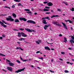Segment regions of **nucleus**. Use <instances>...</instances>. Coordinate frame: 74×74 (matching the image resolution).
I'll list each match as a JSON object with an SVG mask.
<instances>
[{
	"label": "nucleus",
	"instance_id": "obj_1",
	"mask_svg": "<svg viewBox=\"0 0 74 74\" xmlns=\"http://www.w3.org/2000/svg\"><path fill=\"white\" fill-rule=\"evenodd\" d=\"M8 17L9 18H6V21H11V22H13V21H14V19L12 18L11 16H9Z\"/></svg>",
	"mask_w": 74,
	"mask_h": 74
},
{
	"label": "nucleus",
	"instance_id": "obj_2",
	"mask_svg": "<svg viewBox=\"0 0 74 74\" xmlns=\"http://www.w3.org/2000/svg\"><path fill=\"white\" fill-rule=\"evenodd\" d=\"M24 11H29L27 12V14H29V15H32V12L30 11V9H24Z\"/></svg>",
	"mask_w": 74,
	"mask_h": 74
},
{
	"label": "nucleus",
	"instance_id": "obj_3",
	"mask_svg": "<svg viewBox=\"0 0 74 74\" xmlns=\"http://www.w3.org/2000/svg\"><path fill=\"white\" fill-rule=\"evenodd\" d=\"M25 69V68H24L23 69L18 70V71H15V73H19L20 72L22 71H23Z\"/></svg>",
	"mask_w": 74,
	"mask_h": 74
},
{
	"label": "nucleus",
	"instance_id": "obj_4",
	"mask_svg": "<svg viewBox=\"0 0 74 74\" xmlns=\"http://www.w3.org/2000/svg\"><path fill=\"white\" fill-rule=\"evenodd\" d=\"M25 30H27V32H34V30H33V29H32L31 30L30 29L25 28Z\"/></svg>",
	"mask_w": 74,
	"mask_h": 74
},
{
	"label": "nucleus",
	"instance_id": "obj_5",
	"mask_svg": "<svg viewBox=\"0 0 74 74\" xmlns=\"http://www.w3.org/2000/svg\"><path fill=\"white\" fill-rule=\"evenodd\" d=\"M27 23H33V24H36V23L34 21L31 20H29L27 21Z\"/></svg>",
	"mask_w": 74,
	"mask_h": 74
},
{
	"label": "nucleus",
	"instance_id": "obj_6",
	"mask_svg": "<svg viewBox=\"0 0 74 74\" xmlns=\"http://www.w3.org/2000/svg\"><path fill=\"white\" fill-rule=\"evenodd\" d=\"M19 19L20 21H26L27 20L26 18L23 17H19Z\"/></svg>",
	"mask_w": 74,
	"mask_h": 74
},
{
	"label": "nucleus",
	"instance_id": "obj_7",
	"mask_svg": "<svg viewBox=\"0 0 74 74\" xmlns=\"http://www.w3.org/2000/svg\"><path fill=\"white\" fill-rule=\"evenodd\" d=\"M7 69L10 71H12V68L11 67L7 66Z\"/></svg>",
	"mask_w": 74,
	"mask_h": 74
},
{
	"label": "nucleus",
	"instance_id": "obj_8",
	"mask_svg": "<svg viewBox=\"0 0 74 74\" xmlns=\"http://www.w3.org/2000/svg\"><path fill=\"white\" fill-rule=\"evenodd\" d=\"M47 5H48V7H51V6H52L53 5V3L51 2H49L47 3Z\"/></svg>",
	"mask_w": 74,
	"mask_h": 74
},
{
	"label": "nucleus",
	"instance_id": "obj_9",
	"mask_svg": "<svg viewBox=\"0 0 74 74\" xmlns=\"http://www.w3.org/2000/svg\"><path fill=\"white\" fill-rule=\"evenodd\" d=\"M50 26V25H45L44 27V29L45 30L47 29V27H49V26Z\"/></svg>",
	"mask_w": 74,
	"mask_h": 74
},
{
	"label": "nucleus",
	"instance_id": "obj_10",
	"mask_svg": "<svg viewBox=\"0 0 74 74\" xmlns=\"http://www.w3.org/2000/svg\"><path fill=\"white\" fill-rule=\"evenodd\" d=\"M21 34L22 35V37H27V35L25 34L23 32H21Z\"/></svg>",
	"mask_w": 74,
	"mask_h": 74
},
{
	"label": "nucleus",
	"instance_id": "obj_11",
	"mask_svg": "<svg viewBox=\"0 0 74 74\" xmlns=\"http://www.w3.org/2000/svg\"><path fill=\"white\" fill-rule=\"evenodd\" d=\"M7 63L8 64H9L10 66H13L14 65V64L12 62H10L9 63Z\"/></svg>",
	"mask_w": 74,
	"mask_h": 74
},
{
	"label": "nucleus",
	"instance_id": "obj_12",
	"mask_svg": "<svg viewBox=\"0 0 74 74\" xmlns=\"http://www.w3.org/2000/svg\"><path fill=\"white\" fill-rule=\"evenodd\" d=\"M45 49L47 50H51V49L49 48V47L47 46H45Z\"/></svg>",
	"mask_w": 74,
	"mask_h": 74
},
{
	"label": "nucleus",
	"instance_id": "obj_13",
	"mask_svg": "<svg viewBox=\"0 0 74 74\" xmlns=\"http://www.w3.org/2000/svg\"><path fill=\"white\" fill-rule=\"evenodd\" d=\"M59 17V16L58 15H53L51 17V18H54V17Z\"/></svg>",
	"mask_w": 74,
	"mask_h": 74
},
{
	"label": "nucleus",
	"instance_id": "obj_14",
	"mask_svg": "<svg viewBox=\"0 0 74 74\" xmlns=\"http://www.w3.org/2000/svg\"><path fill=\"white\" fill-rule=\"evenodd\" d=\"M70 42L71 43V44H73V42L74 44V40L73 39L70 40Z\"/></svg>",
	"mask_w": 74,
	"mask_h": 74
},
{
	"label": "nucleus",
	"instance_id": "obj_15",
	"mask_svg": "<svg viewBox=\"0 0 74 74\" xmlns=\"http://www.w3.org/2000/svg\"><path fill=\"white\" fill-rule=\"evenodd\" d=\"M12 15L13 16L14 18H16V14H15L14 13L12 14Z\"/></svg>",
	"mask_w": 74,
	"mask_h": 74
},
{
	"label": "nucleus",
	"instance_id": "obj_16",
	"mask_svg": "<svg viewBox=\"0 0 74 74\" xmlns=\"http://www.w3.org/2000/svg\"><path fill=\"white\" fill-rule=\"evenodd\" d=\"M21 35H22L21 33L20 32H18V37H21Z\"/></svg>",
	"mask_w": 74,
	"mask_h": 74
},
{
	"label": "nucleus",
	"instance_id": "obj_17",
	"mask_svg": "<svg viewBox=\"0 0 74 74\" xmlns=\"http://www.w3.org/2000/svg\"><path fill=\"white\" fill-rule=\"evenodd\" d=\"M14 22H19V21L17 19H16L14 20Z\"/></svg>",
	"mask_w": 74,
	"mask_h": 74
},
{
	"label": "nucleus",
	"instance_id": "obj_18",
	"mask_svg": "<svg viewBox=\"0 0 74 74\" xmlns=\"http://www.w3.org/2000/svg\"><path fill=\"white\" fill-rule=\"evenodd\" d=\"M43 23H44V24H47V23L46 22V20H43Z\"/></svg>",
	"mask_w": 74,
	"mask_h": 74
},
{
	"label": "nucleus",
	"instance_id": "obj_19",
	"mask_svg": "<svg viewBox=\"0 0 74 74\" xmlns=\"http://www.w3.org/2000/svg\"><path fill=\"white\" fill-rule=\"evenodd\" d=\"M64 29H65L66 30H68V28H67V26L66 25H64Z\"/></svg>",
	"mask_w": 74,
	"mask_h": 74
},
{
	"label": "nucleus",
	"instance_id": "obj_20",
	"mask_svg": "<svg viewBox=\"0 0 74 74\" xmlns=\"http://www.w3.org/2000/svg\"><path fill=\"white\" fill-rule=\"evenodd\" d=\"M66 41H67V38H66L64 37V42H66Z\"/></svg>",
	"mask_w": 74,
	"mask_h": 74
},
{
	"label": "nucleus",
	"instance_id": "obj_21",
	"mask_svg": "<svg viewBox=\"0 0 74 74\" xmlns=\"http://www.w3.org/2000/svg\"><path fill=\"white\" fill-rule=\"evenodd\" d=\"M21 49V50L22 51H23V49H22L21 48V47H17L16 49Z\"/></svg>",
	"mask_w": 74,
	"mask_h": 74
},
{
	"label": "nucleus",
	"instance_id": "obj_22",
	"mask_svg": "<svg viewBox=\"0 0 74 74\" xmlns=\"http://www.w3.org/2000/svg\"><path fill=\"white\" fill-rule=\"evenodd\" d=\"M57 23H58V22H53V24H54V25H56V24H57Z\"/></svg>",
	"mask_w": 74,
	"mask_h": 74
},
{
	"label": "nucleus",
	"instance_id": "obj_23",
	"mask_svg": "<svg viewBox=\"0 0 74 74\" xmlns=\"http://www.w3.org/2000/svg\"><path fill=\"white\" fill-rule=\"evenodd\" d=\"M70 10H71V11H72L73 12V11H74V8H72V9H71V8H70Z\"/></svg>",
	"mask_w": 74,
	"mask_h": 74
},
{
	"label": "nucleus",
	"instance_id": "obj_24",
	"mask_svg": "<svg viewBox=\"0 0 74 74\" xmlns=\"http://www.w3.org/2000/svg\"><path fill=\"white\" fill-rule=\"evenodd\" d=\"M62 3H64V4H65V5H68L67 4V2H66L63 1Z\"/></svg>",
	"mask_w": 74,
	"mask_h": 74
},
{
	"label": "nucleus",
	"instance_id": "obj_25",
	"mask_svg": "<svg viewBox=\"0 0 74 74\" xmlns=\"http://www.w3.org/2000/svg\"><path fill=\"white\" fill-rule=\"evenodd\" d=\"M14 1H15L16 2H20L21 1V0H14Z\"/></svg>",
	"mask_w": 74,
	"mask_h": 74
},
{
	"label": "nucleus",
	"instance_id": "obj_26",
	"mask_svg": "<svg viewBox=\"0 0 74 74\" xmlns=\"http://www.w3.org/2000/svg\"><path fill=\"white\" fill-rule=\"evenodd\" d=\"M5 8H9V9H10V7H8V6H5L4 7Z\"/></svg>",
	"mask_w": 74,
	"mask_h": 74
},
{
	"label": "nucleus",
	"instance_id": "obj_27",
	"mask_svg": "<svg viewBox=\"0 0 74 74\" xmlns=\"http://www.w3.org/2000/svg\"><path fill=\"white\" fill-rule=\"evenodd\" d=\"M56 25H57V26H59L60 27H61V26H62V25H60V24H57Z\"/></svg>",
	"mask_w": 74,
	"mask_h": 74
},
{
	"label": "nucleus",
	"instance_id": "obj_28",
	"mask_svg": "<svg viewBox=\"0 0 74 74\" xmlns=\"http://www.w3.org/2000/svg\"><path fill=\"white\" fill-rule=\"evenodd\" d=\"M43 11H44L47 12L48 11V10L47 9L44 8L43 10Z\"/></svg>",
	"mask_w": 74,
	"mask_h": 74
},
{
	"label": "nucleus",
	"instance_id": "obj_29",
	"mask_svg": "<svg viewBox=\"0 0 74 74\" xmlns=\"http://www.w3.org/2000/svg\"><path fill=\"white\" fill-rule=\"evenodd\" d=\"M16 62H17V63H19V64L21 63V62H20V61H19V60H16Z\"/></svg>",
	"mask_w": 74,
	"mask_h": 74
},
{
	"label": "nucleus",
	"instance_id": "obj_30",
	"mask_svg": "<svg viewBox=\"0 0 74 74\" xmlns=\"http://www.w3.org/2000/svg\"><path fill=\"white\" fill-rule=\"evenodd\" d=\"M0 24H1V26H3V25H4V23H2V22H1Z\"/></svg>",
	"mask_w": 74,
	"mask_h": 74
},
{
	"label": "nucleus",
	"instance_id": "obj_31",
	"mask_svg": "<svg viewBox=\"0 0 74 74\" xmlns=\"http://www.w3.org/2000/svg\"><path fill=\"white\" fill-rule=\"evenodd\" d=\"M45 19H48V20H50V18L48 17H45Z\"/></svg>",
	"mask_w": 74,
	"mask_h": 74
},
{
	"label": "nucleus",
	"instance_id": "obj_32",
	"mask_svg": "<svg viewBox=\"0 0 74 74\" xmlns=\"http://www.w3.org/2000/svg\"><path fill=\"white\" fill-rule=\"evenodd\" d=\"M2 22H3V23H5V24H7V25H8V23H5V21H4V20H2Z\"/></svg>",
	"mask_w": 74,
	"mask_h": 74
},
{
	"label": "nucleus",
	"instance_id": "obj_33",
	"mask_svg": "<svg viewBox=\"0 0 74 74\" xmlns=\"http://www.w3.org/2000/svg\"><path fill=\"white\" fill-rule=\"evenodd\" d=\"M0 56H5V55H4V54L0 53Z\"/></svg>",
	"mask_w": 74,
	"mask_h": 74
},
{
	"label": "nucleus",
	"instance_id": "obj_34",
	"mask_svg": "<svg viewBox=\"0 0 74 74\" xmlns=\"http://www.w3.org/2000/svg\"><path fill=\"white\" fill-rule=\"evenodd\" d=\"M19 29L21 30V31H23V30H24V29L23 28H19Z\"/></svg>",
	"mask_w": 74,
	"mask_h": 74
},
{
	"label": "nucleus",
	"instance_id": "obj_35",
	"mask_svg": "<svg viewBox=\"0 0 74 74\" xmlns=\"http://www.w3.org/2000/svg\"><path fill=\"white\" fill-rule=\"evenodd\" d=\"M71 38H72L73 40H74V37L73 36H71Z\"/></svg>",
	"mask_w": 74,
	"mask_h": 74
},
{
	"label": "nucleus",
	"instance_id": "obj_36",
	"mask_svg": "<svg viewBox=\"0 0 74 74\" xmlns=\"http://www.w3.org/2000/svg\"><path fill=\"white\" fill-rule=\"evenodd\" d=\"M6 60L7 63V62H9L10 63V62H11V61H10V60H8L7 59H6Z\"/></svg>",
	"mask_w": 74,
	"mask_h": 74
},
{
	"label": "nucleus",
	"instance_id": "obj_37",
	"mask_svg": "<svg viewBox=\"0 0 74 74\" xmlns=\"http://www.w3.org/2000/svg\"><path fill=\"white\" fill-rule=\"evenodd\" d=\"M65 73H68L69 72V71L67 70H65L64 71Z\"/></svg>",
	"mask_w": 74,
	"mask_h": 74
},
{
	"label": "nucleus",
	"instance_id": "obj_38",
	"mask_svg": "<svg viewBox=\"0 0 74 74\" xmlns=\"http://www.w3.org/2000/svg\"><path fill=\"white\" fill-rule=\"evenodd\" d=\"M45 14H48V15H49V14H51V12H46L45 13Z\"/></svg>",
	"mask_w": 74,
	"mask_h": 74
},
{
	"label": "nucleus",
	"instance_id": "obj_39",
	"mask_svg": "<svg viewBox=\"0 0 74 74\" xmlns=\"http://www.w3.org/2000/svg\"><path fill=\"white\" fill-rule=\"evenodd\" d=\"M45 8H47V9H49L50 8V7H48V6H46L45 7Z\"/></svg>",
	"mask_w": 74,
	"mask_h": 74
},
{
	"label": "nucleus",
	"instance_id": "obj_40",
	"mask_svg": "<svg viewBox=\"0 0 74 74\" xmlns=\"http://www.w3.org/2000/svg\"><path fill=\"white\" fill-rule=\"evenodd\" d=\"M57 10L58 11H59V12H61V10H60V9H58V10Z\"/></svg>",
	"mask_w": 74,
	"mask_h": 74
},
{
	"label": "nucleus",
	"instance_id": "obj_41",
	"mask_svg": "<svg viewBox=\"0 0 74 74\" xmlns=\"http://www.w3.org/2000/svg\"><path fill=\"white\" fill-rule=\"evenodd\" d=\"M36 44H40V43L38 42V41H36Z\"/></svg>",
	"mask_w": 74,
	"mask_h": 74
},
{
	"label": "nucleus",
	"instance_id": "obj_42",
	"mask_svg": "<svg viewBox=\"0 0 74 74\" xmlns=\"http://www.w3.org/2000/svg\"><path fill=\"white\" fill-rule=\"evenodd\" d=\"M48 3V1H45V2H43V3L44 4H47V3Z\"/></svg>",
	"mask_w": 74,
	"mask_h": 74
},
{
	"label": "nucleus",
	"instance_id": "obj_43",
	"mask_svg": "<svg viewBox=\"0 0 74 74\" xmlns=\"http://www.w3.org/2000/svg\"><path fill=\"white\" fill-rule=\"evenodd\" d=\"M15 5H13L12 7V8H15Z\"/></svg>",
	"mask_w": 74,
	"mask_h": 74
},
{
	"label": "nucleus",
	"instance_id": "obj_44",
	"mask_svg": "<svg viewBox=\"0 0 74 74\" xmlns=\"http://www.w3.org/2000/svg\"><path fill=\"white\" fill-rule=\"evenodd\" d=\"M69 22V23H73V22L71 21L70 20H69L68 21Z\"/></svg>",
	"mask_w": 74,
	"mask_h": 74
},
{
	"label": "nucleus",
	"instance_id": "obj_45",
	"mask_svg": "<svg viewBox=\"0 0 74 74\" xmlns=\"http://www.w3.org/2000/svg\"><path fill=\"white\" fill-rule=\"evenodd\" d=\"M26 61H28V60H23V62H26Z\"/></svg>",
	"mask_w": 74,
	"mask_h": 74
},
{
	"label": "nucleus",
	"instance_id": "obj_46",
	"mask_svg": "<svg viewBox=\"0 0 74 74\" xmlns=\"http://www.w3.org/2000/svg\"><path fill=\"white\" fill-rule=\"evenodd\" d=\"M62 25H63V26H65V25H66V24H65V23H64L63 22H62Z\"/></svg>",
	"mask_w": 74,
	"mask_h": 74
},
{
	"label": "nucleus",
	"instance_id": "obj_47",
	"mask_svg": "<svg viewBox=\"0 0 74 74\" xmlns=\"http://www.w3.org/2000/svg\"><path fill=\"white\" fill-rule=\"evenodd\" d=\"M1 15V16H7V14H2L1 15Z\"/></svg>",
	"mask_w": 74,
	"mask_h": 74
},
{
	"label": "nucleus",
	"instance_id": "obj_48",
	"mask_svg": "<svg viewBox=\"0 0 74 74\" xmlns=\"http://www.w3.org/2000/svg\"><path fill=\"white\" fill-rule=\"evenodd\" d=\"M21 5H22V4L20 3L18 4V6H20Z\"/></svg>",
	"mask_w": 74,
	"mask_h": 74
},
{
	"label": "nucleus",
	"instance_id": "obj_49",
	"mask_svg": "<svg viewBox=\"0 0 74 74\" xmlns=\"http://www.w3.org/2000/svg\"><path fill=\"white\" fill-rule=\"evenodd\" d=\"M2 36L3 37H4V38H5V35L4 34L2 35Z\"/></svg>",
	"mask_w": 74,
	"mask_h": 74
},
{
	"label": "nucleus",
	"instance_id": "obj_50",
	"mask_svg": "<svg viewBox=\"0 0 74 74\" xmlns=\"http://www.w3.org/2000/svg\"><path fill=\"white\" fill-rule=\"evenodd\" d=\"M3 26V27H7V25H4Z\"/></svg>",
	"mask_w": 74,
	"mask_h": 74
},
{
	"label": "nucleus",
	"instance_id": "obj_51",
	"mask_svg": "<svg viewBox=\"0 0 74 74\" xmlns=\"http://www.w3.org/2000/svg\"><path fill=\"white\" fill-rule=\"evenodd\" d=\"M61 54H62V55H64V52H61Z\"/></svg>",
	"mask_w": 74,
	"mask_h": 74
},
{
	"label": "nucleus",
	"instance_id": "obj_52",
	"mask_svg": "<svg viewBox=\"0 0 74 74\" xmlns=\"http://www.w3.org/2000/svg\"><path fill=\"white\" fill-rule=\"evenodd\" d=\"M13 30H14V31H18V30H17L16 29H13Z\"/></svg>",
	"mask_w": 74,
	"mask_h": 74
},
{
	"label": "nucleus",
	"instance_id": "obj_53",
	"mask_svg": "<svg viewBox=\"0 0 74 74\" xmlns=\"http://www.w3.org/2000/svg\"><path fill=\"white\" fill-rule=\"evenodd\" d=\"M40 53V51H37L36 52V53Z\"/></svg>",
	"mask_w": 74,
	"mask_h": 74
},
{
	"label": "nucleus",
	"instance_id": "obj_54",
	"mask_svg": "<svg viewBox=\"0 0 74 74\" xmlns=\"http://www.w3.org/2000/svg\"><path fill=\"white\" fill-rule=\"evenodd\" d=\"M40 59H41V60H43V58H39Z\"/></svg>",
	"mask_w": 74,
	"mask_h": 74
},
{
	"label": "nucleus",
	"instance_id": "obj_55",
	"mask_svg": "<svg viewBox=\"0 0 74 74\" xmlns=\"http://www.w3.org/2000/svg\"><path fill=\"white\" fill-rule=\"evenodd\" d=\"M18 40H19V41H22V38H21L20 39H19Z\"/></svg>",
	"mask_w": 74,
	"mask_h": 74
},
{
	"label": "nucleus",
	"instance_id": "obj_56",
	"mask_svg": "<svg viewBox=\"0 0 74 74\" xmlns=\"http://www.w3.org/2000/svg\"><path fill=\"white\" fill-rule=\"evenodd\" d=\"M2 70L4 71H5V72H7V71L5 70L4 69H3Z\"/></svg>",
	"mask_w": 74,
	"mask_h": 74
},
{
	"label": "nucleus",
	"instance_id": "obj_57",
	"mask_svg": "<svg viewBox=\"0 0 74 74\" xmlns=\"http://www.w3.org/2000/svg\"><path fill=\"white\" fill-rule=\"evenodd\" d=\"M20 59H21V60H23V59H22V57H20Z\"/></svg>",
	"mask_w": 74,
	"mask_h": 74
},
{
	"label": "nucleus",
	"instance_id": "obj_58",
	"mask_svg": "<svg viewBox=\"0 0 74 74\" xmlns=\"http://www.w3.org/2000/svg\"><path fill=\"white\" fill-rule=\"evenodd\" d=\"M69 55H71V56H73V55H72L71 53H69Z\"/></svg>",
	"mask_w": 74,
	"mask_h": 74
},
{
	"label": "nucleus",
	"instance_id": "obj_59",
	"mask_svg": "<svg viewBox=\"0 0 74 74\" xmlns=\"http://www.w3.org/2000/svg\"><path fill=\"white\" fill-rule=\"evenodd\" d=\"M59 36H60V37H62V35L61 34H60L59 35Z\"/></svg>",
	"mask_w": 74,
	"mask_h": 74
},
{
	"label": "nucleus",
	"instance_id": "obj_60",
	"mask_svg": "<svg viewBox=\"0 0 74 74\" xmlns=\"http://www.w3.org/2000/svg\"><path fill=\"white\" fill-rule=\"evenodd\" d=\"M17 42V43H18V44L19 45L20 44H21V42Z\"/></svg>",
	"mask_w": 74,
	"mask_h": 74
},
{
	"label": "nucleus",
	"instance_id": "obj_61",
	"mask_svg": "<svg viewBox=\"0 0 74 74\" xmlns=\"http://www.w3.org/2000/svg\"><path fill=\"white\" fill-rule=\"evenodd\" d=\"M0 39H1V40H2V39H3V37H0Z\"/></svg>",
	"mask_w": 74,
	"mask_h": 74
},
{
	"label": "nucleus",
	"instance_id": "obj_62",
	"mask_svg": "<svg viewBox=\"0 0 74 74\" xmlns=\"http://www.w3.org/2000/svg\"><path fill=\"white\" fill-rule=\"evenodd\" d=\"M69 49V50H71V48H70V47H69L68 48Z\"/></svg>",
	"mask_w": 74,
	"mask_h": 74
},
{
	"label": "nucleus",
	"instance_id": "obj_63",
	"mask_svg": "<svg viewBox=\"0 0 74 74\" xmlns=\"http://www.w3.org/2000/svg\"><path fill=\"white\" fill-rule=\"evenodd\" d=\"M60 60H61V61H63V60L61 58H60Z\"/></svg>",
	"mask_w": 74,
	"mask_h": 74
},
{
	"label": "nucleus",
	"instance_id": "obj_64",
	"mask_svg": "<svg viewBox=\"0 0 74 74\" xmlns=\"http://www.w3.org/2000/svg\"><path fill=\"white\" fill-rule=\"evenodd\" d=\"M69 20H65V22H69Z\"/></svg>",
	"mask_w": 74,
	"mask_h": 74
}]
</instances>
